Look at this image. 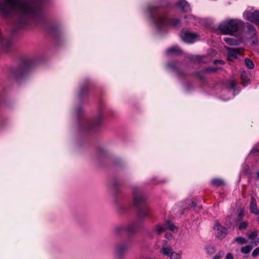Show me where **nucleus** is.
Here are the masks:
<instances>
[{"mask_svg":"<svg viewBox=\"0 0 259 259\" xmlns=\"http://www.w3.org/2000/svg\"><path fill=\"white\" fill-rule=\"evenodd\" d=\"M0 12L5 15L13 13L24 16H30L35 12V9L24 0H4L0 3Z\"/></svg>","mask_w":259,"mask_h":259,"instance_id":"1","label":"nucleus"},{"mask_svg":"<svg viewBox=\"0 0 259 259\" xmlns=\"http://www.w3.org/2000/svg\"><path fill=\"white\" fill-rule=\"evenodd\" d=\"M243 21L239 19H228L221 22L219 30L224 34L232 35L243 25Z\"/></svg>","mask_w":259,"mask_h":259,"instance_id":"2","label":"nucleus"},{"mask_svg":"<svg viewBox=\"0 0 259 259\" xmlns=\"http://www.w3.org/2000/svg\"><path fill=\"white\" fill-rule=\"evenodd\" d=\"M154 18L152 16L153 21L156 25L158 29H163L167 27H175L181 23V21L177 18L168 19L164 14L157 13Z\"/></svg>","mask_w":259,"mask_h":259,"instance_id":"3","label":"nucleus"},{"mask_svg":"<svg viewBox=\"0 0 259 259\" xmlns=\"http://www.w3.org/2000/svg\"><path fill=\"white\" fill-rule=\"evenodd\" d=\"M245 19L259 25V11L249 12V8L243 13Z\"/></svg>","mask_w":259,"mask_h":259,"instance_id":"4","label":"nucleus"},{"mask_svg":"<svg viewBox=\"0 0 259 259\" xmlns=\"http://www.w3.org/2000/svg\"><path fill=\"white\" fill-rule=\"evenodd\" d=\"M181 37L187 43H193L198 39V36L187 30H183L181 33Z\"/></svg>","mask_w":259,"mask_h":259,"instance_id":"5","label":"nucleus"},{"mask_svg":"<svg viewBox=\"0 0 259 259\" xmlns=\"http://www.w3.org/2000/svg\"><path fill=\"white\" fill-rule=\"evenodd\" d=\"M214 230L215 236L219 239L224 238L227 234V230L218 223L214 226Z\"/></svg>","mask_w":259,"mask_h":259,"instance_id":"6","label":"nucleus"},{"mask_svg":"<svg viewBox=\"0 0 259 259\" xmlns=\"http://www.w3.org/2000/svg\"><path fill=\"white\" fill-rule=\"evenodd\" d=\"M226 48L228 51V60L231 61H233L239 56H240L242 54V50L241 49L230 48L228 47H226Z\"/></svg>","mask_w":259,"mask_h":259,"instance_id":"7","label":"nucleus"},{"mask_svg":"<svg viewBox=\"0 0 259 259\" xmlns=\"http://www.w3.org/2000/svg\"><path fill=\"white\" fill-rule=\"evenodd\" d=\"M249 207L250 210L251 212L255 214H259V210L258 209L257 207L256 201L255 199L253 197H251V198Z\"/></svg>","mask_w":259,"mask_h":259,"instance_id":"8","label":"nucleus"},{"mask_svg":"<svg viewBox=\"0 0 259 259\" xmlns=\"http://www.w3.org/2000/svg\"><path fill=\"white\" fill-rule=\"evenodd\" d=\"M177 5L184 12H188L190 10V6L185 0H180Z\"/></svg>","mask_w":259,"mask_h":259,"instance_id":"9","label":"nucleus"},{"mask_svg":"<svg viewBox=\"0 0 259 259\" xmlns=\"http://www.w3.org/2000/svg\"><path fill=\"white\" fill-rule=\"evenodd\" d=\"M160 253L163 255H167L170 257V255L174 252L173 249L170 246H162L160 251Z\"/></svg>","mask_w":259,"mask_h":259,"instance_id":"10","label":"nucleus"},{"mask_svg":"<svg viewBox=\"0 0 259 259\" xmlns=\"http://www.w3.org/2000/svg\"><path fill=\"white\" fill-rule=\"evenodd\" d=\"M182 53V50L178 46H175L169 48L167 51L168 55H176Z\"/></svg>","mask_w":259,"mask_h":259,"instance_id":"11","label":"nucleus"},{"mask_svg":"<svg viewBox=\"0 0 259 259\" xmlns=\"http://www.w3.org/2000/svg\"><path fill=\"white\" fill-rule=\"evenodd\" d=\"M145 200V197L141 194H135L134 196V203L135 205H139Z\"/></svg>","mask_w":259,"mask_h":259,"instance_id":"12","label":"nucleus"},{"mask_svg":"<svg viewBox=\"0 0 259 259\" xmlns=\"http://www.w3.org/2000/svg\"><path fill=\"white\" fill-rule=\"evenodd\" d=\"M247 33L250 38L255 37L257 35L255 28L251 25H248L247 26Z\"/></svg>","mask_w":259,"mask_h":259,"instance_id":"13","label":"nucleus"},{"mask_svg":"<svg viewBox=\"0 0 259 259\" xmlns=\"http://www.w3.org/2000/svg\"><path fill=\"white\" fill-rule=\"evenodd\" d=\"M248 238L253 243H256L259 242V238L257 237V233L256 231L250 233L248 234Z\"/></svg>","mask_w":259,"mask_h":259,"instance_id":"14","label":"nucleus"},{"mask_svg":"<svg viewBox=\"0 0 259 259\" xmlns=\"http://www.w3.org/2000/svg\"><path fill=\"white\" fill-rule=\"evenodd\" d=\"M166 230V226H165V224L163 225H157L154 230V232L157 234H160L163 233Z\"/></svg>","mask_w":259,"mask_h":259,"instance_id":"15","label":"nucleus"},{"mask_svg":"<svg viewBox=\"0 0 259 259\" xmlns=\"http://www.w3.org/2000/svg\"><path fill=\"white\" fill-rule=\"evenodd\" d=\"M165 225L166 226V230L169 229L173 232L177 231L178 230L177 227H176L171 221H167L165 223Z\"/></svg>","mask_w":259,"mask_h":259,"instance_id":"16","label":"nucleus"},{"mask_svg":"<svg viewBox=\"0 0 259 259\" xmlns=\"http://www.w3.org/2000/svg\"><path fill=\"white\" fill-rule=\"evenodd\" d=\"M241 78L242 83L247 85L250 83V80L248 78L247 74L246 72L243 71L241 74Z\"/></svg>","mask_w":259,"mask_h":259,"instance_id":"17","label":"nucleus"},{"mask_svg":"<svg viewBox=\"0 0 259 259\" xmlns=\"http://www.w3.org/2000/svg\"><path fill=\"white\" fill-rule=\"evenodd\" d=\"M185 19H188V20H187V22H191L193 24H194V25H196L197 24V22H199V19H196L195 17L190 15H188V16H185Z\"/></svg>","mask_w":259,"mask_h":259,"instance_id":"18","label":"nucleus"},{"mask_svg":"<svg viewBox=\"0 0 259 259\" xmlns=\"http://www.w3.org/2000/svg\"><path fill=\"white\" fill-rule=\"evenodd\" d=\"M235 242L238 243L240 245H243L246 244L248 242L246 239L242 237H236L233 240V242Z\"/></svg>","mask_w":259,"mask_h":259,"instance_id":"19","label":"nucleus"},{"mask_svg":"<svg viewBox=\"0 0 259 259\" xmlns=\"http://www.w3.org/2000/svg\"><path fill=\"white\" fill-rule=\"evenodd\" d=\"M127 246L126 245L123 244H120L116 247L115 250L116 253L119 254L125 250Z\"/></svg>","mask_w":259,"mask_h":259,"instance_id":"20","label":"nucleus"},{"mask_svg":"<svg viewBox=\"0 0 259 259\" xmlns=\"http://www.w3.org/2000/svg\"><path fill=\"white\" fill-rule=\"evenodd\" d=\"M252 248L250 245H246L241 248V252L244 254H247L251 251Z\"/></svg>","mask_w":259,"mask_h":259,"instance_id":"21","label":"nucleus"},{"mask_svg":"<svg viewBox=\"0 0 259 259\" xmlns=\"http://www.w3.org/2000/svg\"><path fill=\"white\" fill-rule=\"evenodd\" d=\"M211 184L215 186H220L224 184L222 180L215 179L211 181Z\"/></svg>","mask_w":259,"mask_h":259,"instance_id":"22","label":"nucleus"},{"mask_svg":"<svg viewBox=\"0 0 259 259\" xmlns=\"http://www.w3.org/2000/svg\"><path fill=\"white\" fill-rule=\"evenodd\" d=\"M224 41H225V42L227 44H228L229 45H236V40L233 39L232 38L225 37L224 38Z\"/></svg>","mask_w":259,"mask_h":259,"instance_id":"23","label":"nucleus"},{"mask_svg":"<svg viewBox=\"0 0 259 259\" xmlns=\"http://www.w3.org/2000/svg\"><path fill=\"white\" fill-rule=\"evenodd\" d=\"M248 225V222L245 221V222H241L239 223L238 224V229L239 230H242L244 229H245L247 228V227Z\"/></svg>","mask_w":259,"mask_h":259,"instance_id":"24","label":"nucleus"},{"mask_svg":"<svg viewBox=\"0 0 259 259\" xmlns=\"http://www.w3.org/2000/svg\"><path fill=\"white\" fill-rule=\"evenodd\" d=\"M245 63L246 66H247L249 68L252 69L254 67V64L250 59H246L245 60Z\"/></svg>","mask_w":259,"mask_h":259,"instance_id":"25","label":"nucleus"},{"mask_svg":"<svg viewBox=\"0 0 259 259\" xmlns=\"http://www.w3.org/2000/svg\"><path fill=\"white\" fill-rule=\"evenodd\" d=\"M170 259H181V254L174 252L169 257Z\"/></svg>","mask_w":259,"mask_h":259,"instance_id":"26","label":"nucleus"},{"mask_svg":"<svg viewBox=\"0 0 259 259\" xmlns=\"http://www.w3.org/2000/svg\"><path fill=\"white\" fill-rule=\"evenodd\" d=\"M224 254L225 252L223 251H220L215 255L212 259H221L224 256Z\"/></svg>","mask_w":259,"mask_h":259,"instance_id":"27","label":"nucleus"},{"mask_svg":"<svg viewBox=\"0 0 259 259\" xmlns=\"http://www.w3.org/2000/svg\"><path fill=\"white\" fill-rule=\"evenodd\" d=\"M252 255L254 257H255L259 255V247H257L254 249V250L252 252Z\"/></svg>","mask_w":259,"mask_h":259,"instance_id":"28","label":"nucleus"},{"mask_svg":"<svg viewBox=\"0 0 259 259\" xmlns=\"http://www.w3.org/2000/svg\"><path fill=\"white\" fill-rule=\"evenodd\" d=\"M259 147H254L251 151L250 153L253 155H256L259 152Z\"/></svg>","mask_w":259,"mask_h":259,"instance_id":"29","label":"nucleus"},{"mask_svg":"<svg viewBox=\"0 0 259 259\" xmlns=\"http://www.w3.org/2000/svg\"><path fill=\"white\" fill-rule=\"evenodd\" d=\"M103 117L100 116L95 121L94 126H97L102 122Z\"/></svg>","mask_w":259,"mask_h":259,"instance_id":"30","label":"nucleus"},{"mask_svg":"<svg viewBox=\"0 0 259 259\" xmlns=\"http://www.w3.org/2000/svg\"><path fill=\"white\" fill-rule=\"evenodd\" d=\"M208 53L211 56H215L217 54V51L213 49H210L208 50Z\"/></svg>","mask_w":259,"mask_h":259,"instance_id":"31","label":"nucleus"},{"mask_svg":"<svg viewBox=\"0 0 259 259\" xmlns=\"http://www.w3.org/2000/svg\"><path fill=\"white\" fill-rule=\"evenodd\" d=\"M165 238L168 240H171L172 239V235L171 233L166 232L165 234Z\"/></svg>","mask_w":259,"mask_h":259,"instance_id":"32","label":"nucleus"},{"mask_svg":"<svg viewBox=\"0 0 259 259\" xmlns=\"http://www.w3.org/2000/svg\"><path fill=\"white\" fill-rule=\"evenodd\" d=\"M207 252L209 253H212L215 251L213 247L211 246L207 247Z\"/></svg>","mask_w":259,"mask_h":259,"instance_id":"33","label":"nucleus"},{"mask_svg":"<svg viewBox=\"0 0 259 259\" xmlns=\"http://www.w3.org/2000/svg\"><path fill=\"white\" fill-rule=\"evenodd\" d=\"M226 259H234L233 255L231 253H228L226 256Z\"/></svg>","mask_w":259,"mask_h":259,"instance_id":"34","label":"nucleus"},{"mask_svg":"<svg viewBox=\"0 0 259 259\" xmlns=\"http://www.w3.org/2000/svg\"><path fill=\"white\" fill-rule=\"evenodd\" d=\"M230 85L232 89H234V88L236 85V82H235V81H234V80L231 81Z\"/></svg>","mask_w":259,"mask_h":259,"instance_id":"35","label":"nucleus"},{"mask_svg":"<svg viewBox=\"0 0 259 259\" xmlns=\"http://www.w3.org/2000/svg\"><path fill=\"white\" fill-rule=\"evenodd\" d=\"M148 212L147 211H141L140 213V215H142L143 217H146V216L148 215Z\"/></svg>","mask_w":259,"mask_h":259,"instance_id":"36","label":"nucleus"},{"mask_svg":"<svg viewBox=\"0 0 259 259\" xmlns=\"http://www.w3.org/2000/svg\"><path fill=\"white\" fill-rule=\"evenodd\" d=\"M217 63H220L221 64H224V62L223 61H222V60H215L214 61V63L216 64Z\"/></svg>","mask_w":259,"mask_h":259,"instance_id":"37","label":"nucleus"},{"mask_svg":"<svg viewBox=\"0 0 259 259\" xmlns=\"http://www.w3.org/2000/svg\"><path fill=\"white\" fill-rule=\"evenodd\" d=\"M167 243V241L166 240H163L162 241V244L163 246L167 247L166 246Z\"/></svg>","mask_w":259,"mask_h":259,"instance_id":"38","label":"nucleus"},{"mask_svg":"<svg viewBox=\"0 0 259 259\" xmlns=\"http://www.w3.org/2000/svg\"><path fill=\"white\" fill-rule=\"evenodd\" d=\"M207 72H214L215 71V69L213 68H208L206 70Z\"/></svg>","mask_w":259,"mask_h":259,"instance_id":"39","label":"nucleus"},{"mask_svg":"<svg viewBox=\"0 0 259 259\" xmlns=\"http://www.w3.org/2000/svg\"><path fill=\"white\" fill-rule=\"evenodd\" d=\"M243 215V211H241L239 214V217H240V218H241Z\"/></svg>","mask_w":259,"mask_h":259,"instance_id":"40","label":"nucleus"},{"mask_svg":"<svg viewBox=\"0 0 259 259\" xmlns=\"http://www.w3.org/2000/svg\"><path fill=\"white\" fill-rule=\"evenodd\" d=\"M195 205H196V204L194 202H191V206L192 207H194V206H195Z\"/></svg>","mask_w":259,"mask_h":259,"instance_id":"41","label":"nucleus"},{"mask_svg":"<svg viewBox=\"0 0 259 259\" xmlns=\"http://www.w3.org/2000/svg\"><path fill=\"white\" fill-rule=\"evenodd\" d=\"M256 176H257V178L259 180V171H258L257 172Z\"/></svg>","mask_w":259,"mask_h":259,"instance_id":"42","label":"nucleus"},{"mask_svg":"<svg viewBox=\"0 0 259 259\" xmlns=\"http://www.w3.org/2000/svg\"><path fill=\"white\" fill-rule=\"evenodd\" d=\"M168 66H169V67H170V68H172V67H173V66H171L170 64H169V65H168Z\"/></svg>","mask_w":259,"mask_h":259,"instance_id":"43","label":"nucleus"},{"mask_svg":"<svg viewBox=\"0 0 259 259\" xmlns=\"http://www.w3.org/2000/svg\"><path fill=\"white\" fill-rule=\"evenodd\" d=\"M131 228V226H130L129 227V230L132 231L133 229L132 228Z\"/></svg>","mask_w":259,"mask_h":259,"instance_id":"44","label":"nucleus"}]
</instances>
